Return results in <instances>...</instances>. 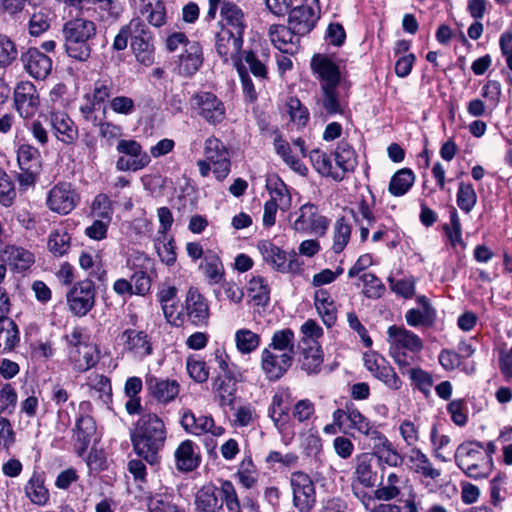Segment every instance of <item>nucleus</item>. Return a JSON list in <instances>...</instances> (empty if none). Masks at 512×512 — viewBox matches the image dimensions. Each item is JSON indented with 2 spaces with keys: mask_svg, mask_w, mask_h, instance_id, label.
<instances>
[{
  "mask_svg": "<svg viewBox=\"0 0 512 512\" xmlns=\"http://www.w3.org/2000/svg\"><path fill=\"white\" fill-rule=\"evenodd\" d=\"M294 338V332L289 328L277 330L273 333L271 342L267 347L277 352L288 353L291 357H294Z\"/></svg>",
  "mask_w": 512,
  "mask_h": 512,
  "instance_id": "46",
  "label": "nucleus"
},
{
  "mask_svg": "<svg viewBox=\"0 0 512 512\" xmlns=\"http://www.w3.org/2000/svg\"><path fill=\"white\" fill-rule=\"evenodd\" d=\"M52 22V15L46 9H41L32 14L28 23L29 34L35 37L42 35L46 32Z\"/></svg>",
  "mask_w": 512,
  "mask_h": 512,
  "instance_id": "58",
  "label": "nucleus"
},
{
  "mask_svg": "<svg viewBox=\"0 0 512 512\" xmlns=\"http://www.w3.org/2000/svg\"><path fill=\"white\" fill-rule=\"evenodd\" d=\"M336 165L342 170V173L351 172L357 166V155L353 147L345 140L338 143L334 152Z\"/></svg>",
  "mask_w": 512,
  "mask_h": 512,
  "instance_id": "43",
  "label": "nucleus"
},
{
  "mask_svg": "<svg viewBox=\"0 0 512 512\" xmlns=\"http://www.w3.org/2000/svg\"><path fill=\"white\" fill-rule=\"evenodd\" d=\"M91 405L87 401H83L79 404L80 414L75 422L73 429V439L75 440V448L79 456H82L90 442L91 438L96 432V425L93 418L87 413Z\"/></svg>",
  "mask_w": 512,
  "mask_h": 512,
  "instance_id": "14",
  "label": "nucleus"
},
{
  "mask_svg": "<svg viewBox=\"0 0 512 512\" xmlns=\"http://www.w3.org/2000/svg\"><path fill=\"white\" fill-rule=\"evenodd\" d=\"M131 47L137 60L149 66L154 62V45L147 25L140 18L131 19Z\"/></svg>",
  "mask_w": 512,
  "mask_h": 512,
  "instance_id": "8",
  "label": "nucleus"
},
{
  "mask_svg": "<svg viewBox=\"0 0 512 512\" xmlns=\"http://www.w3.org/2000/svg\"><path fill=\"white\" fill-rule=\"evenodd\" d=\"M154 246L160 260L167 266L176 262L174 239L169 235H158L154 240Z\"/></svg>",
  "mask_w": 512,
  "mask_h": 512,
  "instance_id": "52",
  "label": "nucleus"
},
{
  "mask_svg": "<svg viewBox=\"0 0 512 512\" xmlns=\"http://www.w3.org/2000/svg\"><path fill=\"white\" fill-rule=\"evenodd\" d=\"M1 259L18 272L27 270L35 261L34 255L30 251L13 245L4 248Z\"/></svg>",
  "mask_w": 512,
  "mask_h": 512,
  "instance_id": "28",
  "label": "nucleus"
},
{
  "mask_svg": "<svg viewBox=\"0 0 512 512\" xmlns=\"http://www.w3.org/2000/svg\"><path fill=\"white\" fill-rule=\"evenodd\" d=\"M134 452L150 465L159 462L167 431L163 420L155 413H145L136 422L130 435Z\"/></svg>",
  "mask_w": 512,
  "mask_h": 512,
  "instance_id": "1",
  "label": "nucleus"
},
{
  "mask_svg": "<svg viewBox=\"0 0 512 512\" xmlns=\"http://www.w3.org/2000/svg\"><path fill=\"white\" fill-rule=\"evenodd\" d=\"M268 35L274 47L282 53L294 54L298 51L300 36L296 35L290 27L271 25Z\"/></svg>",
  "mask_w": 512,
  "mask_h": 512,
  "instance_id": "24",
  "label": "nucleus"
},
{
  "mask_svg": "<svg viewBox=\"0 0 512 512\" xmlns=\"http://www.w3.org/2000/svg\"><path fill=\"white\" fill-rule=\"evenodd\" d=\"M354 478L367 488L376 484L377 471L373 468V455L363 453L356 457Z\"/></svg>",
  "mask_w": 512,
  "mask_h": 512,
  "instance_id": "31",
  "label": "nucleus"
},
{
  "mask_svg": "<svg viewBox=\"0 0 512 512\" xmlns=\"http://www.w3.org/2000/svg\"><path fill=\"white\" fill-rule=\"evenodd\" d=\"M26 497L37 506H44L49 501V491L39 474L34 473L24 486Z\"/></svg>",
  "mask_w": 512,
  "mask_h": 512,
  "instance_id": "39",
  "label": "nucleus"
},
{
  "mask_svg": "<svg viewBox=\"0 0 512 512\" xmlns=\"http://www.w3.org/2000/svg\"><path fill=\"white\" fill-rule=\"evenodd\" d=\"M457 467L469 478H487L493 470V460L480 442L461 443L454 454Z\"/></svg>",
  "mask_w": 512,
  "mask_h": 512,
  "instance_id": "4",
  "label": "nucleus"
},
{
  "mask_svg": "<svg viewBox=\"0 0 512 512\" xmlns=\"http://www.w3.org/2000/svg\"><path fill=\"white\" fill-rule=\"evenodd\" d=\"M434 308L410 309L405 314V320L411 327L431 326L435 320Z\"/></svg>",
  "mask_w": 512,
  "mask_h": 512,
  "instance_id": "59",
  "label": "nucleus"
},
{
  "mask_svg": "<svg viewBox=\"0 0 512 512\" xmlns=\"http://www.w3.org/2000/svg\"><path fill=\"white\" fill-rule=\"evenodd\" d=\"M217 494L219 500H223V504H226L229 511L240 509V502L235 487L231 481H221L220 487L217 488Z\"/></svg>",
  "mask_w": 512,
  "mask_h": 512,
  "instance_id": "62",
  "label": "nucleus"
},
{
  "mask_svg": "<svg viewBox=\"0 0 512 512\" xmlns=\"http://www.w3.org/2000/svg\"><path fill=\"white\" fill-rule=\"evenodd\" d=\"M117 92L113 79L109 76L99 78L94 82L92 97L96 104L104 103Z\"/></svg>",
  "mask_w": 512,
  "mask_h": 512,
  "instance_id": "57",
  "label": "nucleus"
},
{
  "mask_svg": "<svg viewBox=\"0 0 512 512\" xmlns=\"http://www.w3.org/2000/svg\"><path fill=\"white\" fill-rule=\"evenodd\" d=\"M221 17L226 23L225 27L232 29L233 32L244 35L246 28L243 11L234 3L224 1L220 10Z\"/></svg>",
  "mask_w": 512,
  "mask_h": 512,
  "instance_id": "36",
  "label": "nucleus"
},
{
  "mask_svg": "<svg viewBox=\"0 0 512 512\" xmlns=\"http://www.w3.org/2000/svg\"><path fill=\"white\" fill-rule=\"evenodd\" d=\"M293 359L294 357L288 353L277 352L266 347L261 352V369L268 380L276 381L287 373Z\"/></svg>",
  "mask_w": 512,
  "mask_h": 512,
  "instance_id": "15",
  "label": "nucleus"
},
{
  "mask_svg": "<svg viewBox=\"0 0 512 512\" xmlns=\"http://www.w3.org/2000/svg\"><path fill=\"white\" fill-rule=\"evenodd\" d=\"M124 352L134 359L142 360L153 353L151 338L144 331L126 329L121 334Z\"/></svg>",
  "mask_w": 512,
  "mask_h": 512,
  "instance_id": "17",
  "label": "nucleus"
},
{
  "mask_svg": "<svg viewBox=\"0 0 512 512\" xmlns=\"http://www.w3.org/2000/svg\"><path fill=\"white\" fill-rule=\"evenodd\" d=\"M71 247V235L65 228L55 229L48 236L47 248L55 257H62Z\"/></svg>",
  "mask_w": 512,
  "mask_h": 512,
  "instance_id": "44",
  "label": "nucleus"
},
{
  "mask_svg": "<svg viewBox=\"0 0 512 512\" xmlns=\"http://www.w3.org/2000/svg\"><path fill=\"white\" fill-rule=\"evenodd\" d=\"M26 71L35 79H45L51 72L52 60L37 48H29L22 55Z\"/></svg>",
  "mask_w": 512,
  "mask_h": 512,
  "instance_id": "25",
  "label": "nucleus"
},
{
  "mask_svg": "<svg viewBox=\"0 0 512 512\" xmlns=\"http://www.w3.org/2000/svg\"><path fill=\"white\" fill-rule=\"evenodd\" d=\"M20 342L19 329L11 318L0 319V352L14 350Z\"/></svg>",
  "mask_w": 512,
  "mask_h": 512,
  "instance_id": "38",
  "label": "nucleus"
},
{
  "mask_svg": "<svg viewBox=\"0 0 512 512\" xmlns=\"http://www.w3.org/2000/svg\"><path fill=\"white\" fill-rule=\"evenodd\" d=\"M234 338L237 350L243 355L254 352L261 342L260 335L247 328L237 330Z\"/></svg>",
  "mask_w": 512,
  "mask_h": 512,
  "instance_id": "50",
  "label": "nucleus"
},
{
  "mask_svg": "<svg viewBox=\"0 0 512 512\" xmlns=\"http://www.w3.org/2000/svg\"><path fill=\"white\" fill-rule=\"evenodd\" d=\"M69 310L78 317H83L95 305V286L90 280L76 283L67 293Z\"/></svg>",
  "mask_w": 512,
  "mask_h": 512,
  "instance_id": "11",
  "label": "nucleus"
},
{
  "mask_svg": "<svg viewBox=\"0 0 512 512\" xmlns=\"http://www.w3.org/2000/svg\"><path fill=\"white\" fill-rule=\"evenodd\" d=\"M243 45V35L233 32L232 29L222 26L215 36V48L224 61L238 56Z\"/></svg>",
  "mask_w": 512,
  "mask_h": 512,
  "instance_id": "22",
  "label": "nucleus"
},
{
  "mask_svg": "<svg viewBox=\"0 0 512 512\" xmlns=\"http://www.w3.org/2000/svg\"><path fill=\"white\" fill-rule=\"evenodd\" d=\"M184 323L189 322L196 327L206 326L210 317L209 304L206 298L195 287H190L183 304Z\"/></svg>",
  "mask_w": 512,
  "mask_h": 512,
  "instance_id": "12",
  "label": "nucleus"
},
{
  "mask_svg": "<svg viewBox=\"0 0 512 512\" xmlns=\"http://www.w3.org/2000/svg\"><path fill=\"white\" fill-rule=\"evenodd\" d=\"M318 105L328 115H342L346 108L344 100L339 95L338 86L321 87Z\"/></svg>",
  "mask_w": 512,
  "mask_h": 512,
  "instance_id": "32",
  "label": "nucleus"
},
{
  "mask_svg": "<svg viewBox=\"0 0 512 512\" xmlns=\"http://www.w3.org/2000/svg\"><path fill=\"white\" fill-rule=\"evenodd\" d=\"M351 236V226L344 217L338 218L333 228L332 250L335 253H341L347 246Z\"/></svg>",
  "mask_w": 512,
  "mask_h": 512,
  "instance_id": "53",
  "label": "nucleus"
},
{
  "mask_svg": "<svg viewBox=\"0 0 512 512\" xmlns=\"http://www.w3.org/2000/svg\"><path fill=\"white\" fill-rule=\"evenodd\" d=\"M18 395L14 386L3 383L0 386V414H12L17 406Z\"/></svg>",
  "mask_w": 512,
  "mask_h": 512,
  "instance_id": "60",
  "label": "nucleus"
},
{
  "mask_svg": "<svg viewBox=\"0 0 512 512\" xmlns=\"http://www.w3.org/2000/svg\"><path fill=\"white\" fill-rule=\"evenodd\" d=\"M375 457L377 458L382 479L385 477L388 468H399L404 463V456L395 448L393 443L384 450L379 451Z\"/></svg>",
  "mask_w": 512,
  "mask_h": 512,
  "instance_id": "41",
  "label": "nucleus"
},
{
  "mask_svg": "<svg viewBox=\"0 0 512 512\" xmlns=\"http://www.w3.org/2000/svg\"><path fill=\"white\" fill-rule=\"evenodd\" d=\"M405 482L404 476L396 472L389 471L382 479L380 485L375 490V498L381 501H390L401 494L402 484Z\"/></svg>",
  "mask_w": 512,
  "mask_h": 512,
  "instance_id": "30",
  "label": "nucleus"
},
{
  "mask_svg": "<svg viewBox=\"0 0 512 512\" xmlns=\"http://www.w3.org/2000/svg\"><path fill=\"white\" fill-rule=\"evenodd\" d=\"M406 457L408 460V467L412 472L432 480H436L441 476V470L435 468L428 456L419 448H416L415 446L411 447L407 452Z\"/></svg>",
  "mask_w": 512,
  "mask_h": 512,
  "instance_id": "27",
  "label": "nucleus"
},
{
  "mask_svg": "<svg viewBox=\"0 0 512 512\" xmlns=\"http://www.w3.org/2000/svg\"><path fill=\"white\" fill-rule=\"evenodd\" d=\"M186 370L190 378L197 383H205L210 375L206 362L196 355L187 357Z\"/></svg>",
  "mask_w": 512,
  "mask_h": 512,
  "instance_id": "54",
  "label": "nucleus"
},
{
  "mask_svg": "<svg viewBox=\"0 0 512 512\" xmlns=\"http://www.w3.org/2000/svg\"><path fill=\"white\" fill-rule=\"evenodd\" d=\"M257 247L263 257V260L275 271L291 274H299L302 271L303 263L295 254L287 255L285 251L280 249L271 241H260Z\"/></svg>",
  "mask_w": 512,
  "mask_h": 512,
  "instance_id": "5",
  "label": "nucleus"
},
{
  "mask_svg": "<svg viewBox=\"0 0 512 512\" xmlns=\"http://www.w3.org/2000/svg\"><path fill=\"white\" fill-rule=\"evenodd\" d=\"M92 5L99 12L102 19L118 18L122 13V6L118 0H80Z\"/></svg>",
  "mask_w": 512,
  "mask_h": 512,
  "instance_id": "55",
  "label": "nucleus"
},
{
  "mask_svg": "<svg viewBox=\"0 0 512 512\" xmlns=\"http://www.w3.org/2000/svg\"><path fill=\"white\" fill-rule=\"evenodd\" d=\"M176 467L180 471L190 472L199 466L200 458L195 452L191 440L183 441L175 451Z\"/></svg>",
  "mask_w": 512,
  "mask_h": 512,
  "instance_id": "33",
  "label": "nucleus"
},
{
  "mask_svg": "<svg viewBox=\"0 0 512 512\" xmlns=\"http://www.w3.org/2000/svg\"><path fill=\"white\" fill-rule=\"evenodd\" d=\"M318 17L311 6L301 5L294 7L289 13V27L296 35L303 36L315 26Z\"/></svg>",
  "mask_w": 512,
  "mask_h": 512,
  "instance_id": "26",
  "label": "nucleus"
},
{
  "mask_svg": "<svg viewBox=\"0 0 512 512\" xmlns=\"http://www.w3.org/2000/svg\"><path fill=\"white\" fill-rule=\"evenodd\" d=\"M295 215L296 218L292 223L295 231L323 233L329 224L326 217L318 214V208L314 204H304Z\"/></svg>",
  "mask_w": 512,
  "mask_h": 512,
  "instance_id": "18",
  "label": "nucleus"
},
{
  "mask_svg": "<svg viewBox=\"0 0 512 512\" xmlns=\"http://www.w3.org/2000/svg\"><path fill=\"white\" fill-rule=\"evenodd\" d=\"M267 188L271 195V199L269 201H274L275 204H278L279 208L283 211H286L291 207V195L286 184L280 178H270L267 182Z\"/></svg>",
  "mask_w": 512,
  "mask_h": 512,
  "instance_id": "45",
  "label": "nucleus"
},
{
  "mask_svg": "<svg viewBox=\"0 0 512 512\" xmlns=\"http://www.w3.org/2000/svg\"><path fill=\"white\" fill-rule=\"evenodd\" d=\"M202 63V47L199 42L192 41L178 56L175 70L182 77H191L200 69Z\"/></svg>",
  "mask_w": 512,
  "mask_h": 512,
  "instance_id": "20",
  "label": "nucleus"
},
{
  "mask_svg": "<svg viewBox=\"0 0 512 512\" xmlns=\"http://www.w3.org/2000/svg\"><path fill=\"white\" fill-rule=\"evenodd\" d=\"M142 3L141 12L147 14V21L155 26L161 27L166 22V10L162 0H140Z\"/></svg>",
  "mask_w": 512,
  "mask_h": 512,
  "instance_id": "48",
  "label": "nucleus"
},
{
  "mask_svg": "<svg viewBox=\"0 0 512 512\" xmlns=\"http://www.w3.org/2000/svg\"><path fill=\"white\" fill-rule=\"evenodd\" d=\"M91 214L96 218L111 221L113 216L112 201L106 194H98L91 204Z\"/></svg>",
  "mask_w": 512,
  "mask_h": 512,
  "instance_id": "63",
  "label": "nucleus"
},
{
  "mask_svg": "<svg viewBox=\"0 0 512 512\" xmlns=\"http://www.w3.org/2000/svg\"><path fill=\"white\" fill-rule=\"evenodd\" d=\"M181 425L186 432L198 436L206 433L220 436L224 433V428L216 426L212 417L206 415L197 416L190 410H186L183 413Z\"/></svg>",
  "mask_w": 512,
  "mask_h": 512,
  "instance_id": "21",
  "label": "nucleus"
},
{
  "mask_svg": "<svg viewBox=\"0 0 512 512\" xmlns=\"http://www.w3.org/2000/svg\"><path fill=\"white\" fill-rule=\"evenodd\" d=\"M69 357L73 367L78 372H85L93 367L97 361L96 348L92 345H82L77 349H70Z\"/></svg>",
  "mask_w": 512,
  "mask_h": 512,
  "instance_id": "34",
  "label": "nucleus"
},
{
  "mask_svg": "<svg viewBox=\"0 0 512 512\" xmlns=\"http://www.w3.org/2000/svg\"><path fill=\"white\" fill-rule=\"evenodd\" d=\"M248 296L256 306H266L270 301V287L262 276H253L247 286Z\"/></svg>",
  "mask_w": 512,
  "mask_h": 512,
  "instance_id": "40",
  "label": "nucleus"
},
{
  "mask_svg": "<svg viewBox=\"0 0 512 512\" xmlns=\"http://www.w3.org/2000/svg\"><path fill=\"white\" fill-rule=\"evenodd\" d=\"M67 55L78 61H86L91 55V41L97 35L96 24L89 19L77 17L67 21L62 28Z\"/></svg>",
  "mask_w": 512,
  "mask_h": 512,
  "instance_id": "2",
  "label": "nucleus"
},
{
  "mask_svg": "<svg viewBox=\"0 0 512 512\" xmlns=\"http://www.w3.org/2000/svg\"><path fill=\"white\" fill-rule=\"evenodd\" d=\"M50 123L60 141L70 144L77 139V128L66 113L60 111L52 112L50 114Z\"/></svg>",
  "mask_w": 512,
  "mask_h": 512,
  "instance_id": "29",
  "label": "nucleus"
},
{
  "mask_svg": "<svg viewBox=\"0 0 512 512\" xmlns=\"http://www.w3.org/2000/svg\"><path fill=\"white\" fill-rule=\"evenodd\" d=\"M238 381L226 380L222 377H216L213 382V388L220 398L221 405H231L235 399Z\"/></svg>",
  "mask_w": 512,
  "mask_h": 512,
  "instance_id": "56",
  "label": "nucleus"
},
{
  "mask_svg": "<svg viewBox=\"0 0 512 512\" xmlns=\"http://www.w3.org/2000/svg\"><path fill=\"white\" fill-rule=\"evenodd\" d=\"M301 369L307 374H317L323 364V351L319 343L303 346L301 353Z\"/></svg>",
  "mask_w": 512,
  "mask_h": 512,
  "instance_id": "35",
  "label": "nucleus"
},
{
  "mask_svg": "<svg viewBox=\"0 0 512 512\" xmlns=\"http://www.w3.org/2000/svg\"><path fill=\"white\" fill-rule=\"evenodd\" d=\"M293 494V505L300 512L311 511L316 504L315 485L309 475L303 472H294L290 477Z\"/></svg>",
  "mask_w": 512,
  "mask_h": 512,
  "instance_id": "9",
  "label": "nucleus"
},
{
  "mask_svg": "<svg viewBox=\"0 0 512 512\" xmlns=\"http://www.w3.org/2000/svg\"><path fill=\"white\" fill-rule=\"evenodd\" d=\"M274 149L276 153L283 159V161L295 172L300 175H306L308 169L301 162V160L291 155V148L288 142H286L282 136L277 135L274 138Z\"/></svg>",
  "mask_w": 512,
  "mask_h": 512,
  "instance_id": "42",
  "label": "nucleus"
},
{
  "mask_svg": "<svg viewBox=\"0 0 512 512\" xmlns=\"http://www.w3.org/2000/svg\"><path fill=\"white\" fill-rule=\"evenodd\" d=\"M202 269L205 276L213 283H218L224 273L223 264L220 258L216 255H206Z\"/></svg>",
  "mask_w": 512,
  "mask_h": 512,
  "instance_id": "64",
  "label": "nucleus"
},
{
  "mask_svg": "<svg viewBox=\"0 0 512 512\" xmlns=\"http://www.w3.org/2000/svg\"><path fill=\"white\" fill-rule=\"evenodd\" d=\"M195 504L201 512H217L222 508L223 500H219L217 487L206 485L197 492Z\"/></svg>",
  "mask_w": 512,
  "mask_h": 512,
  "instance_id": "37",
  "label": "nucleus"
},
{
  "mask_svg": "<svg viewBox=\"0 0 512 512\" xmlns=\"http://www.w3.org/2000/svg\"><path fill=\"white\" fill-rule=\"evenodd\" d=\"M414 180V173L410 169H400L392 176L388 190L394 196H402L408 192Z\"/></svg>",
  "mask_w": 512,
  "mask_h": 512,
  "instance_id": "49",
  "label": "nucleus"
},
{
  "mask_svg": "<svg viewBox=\"0 0 512 512\" xmlns=\"http://www.w3.org/2000/svg\"><path fill=\"white\" fill-rule=\"evenodd\" d=\"M332 418L339 430L351 429L363 436H366L375 425L351 401L345 402L342 408L336 409L332 414Z\"/></svg>",
  "mask_w": 512,
  "mask_h": 512,
  "instance_id": "10",
  "label": "nucleus"
},
{
  "mask_svg": "<svg viewBox=\"0 0 512 512\" xmlns=\"http://www.w3.org/2000/svg\"><path fill=\"white\" fill-rule=\"evenodd\" d=\"M15 107L22 118H32L38 111L40 100L32 82L22 81L14 90Z\"/></svg>",
  "mask_w": 512,
  "mask_h": 512,
  "instance_id": "16",
  "label": "nucleus"
},
{
  "mask_svg": "<svg viewBox=\"0 0 512 512\" xmlns=\"http://www.w3.org/2000/svg\"><path fill=\"white\" fill-rule=\"evenodd\" d=\"M20 170H41L39 151L31 145L22 144L17 152Z\"/></svg>",
  "mask_w": 512,
  "mask_h": 512,
  "instance_id": "51",
  "label": "nucleus"
},
{
  "mask_svg": "<svg viewBox=\"0 0 512 512\" xmlns=\"http://www.w3.org/2000/svg\"><path fill=\"white\" fill-rule=\"evenodd\" d=\"M310 161L318 173L323 176H330L336 181H341L344 176L337 171H333L330 157L319 149H314L309 153Z\"/></svg>",
  "mask_w": 512,
  "mask_h": 512,
  "instance_id": "47",
  "label": "nucleus"
},
{
  "mask_svg": "<svg viewBox=\"0 0 512 512\" xmlns=\"http://www.w3.org/2000/svg\"><path fill=\"white\" fill-rule=\"evenodd\" d=\"M389 355L397 364L402 374L418 359L423 349L422 339L404 327L392 325L387 329Z\"/></svg>",
  "mask_w": 512,
  "mask_h": 512,
  "instance_id": "3",
  "label": "nucleus"
},
{
  "mask_svg": "<svg viewBox=\"0 0 512 512\" xmlns=\"http://www.w3.org/2000/svg\"><path fill=\"white\" fill-rule=\"evenodd\" d=\"M145 383L153 398L162 404L172 402L180 391V385L174 379H162L154 375H147Z\"/></svg>",
  "mask_w": 512,
  "mask_h": 512,
  "instance_id": "23",
  "label": "nucleus"
},
{
  "mask_svg": "<svg viewBox=\"0 0 512 512\" xmlns=\"http://www.w3.org/2000/svg\"><path fill=\"white\" fill-rule=\"evenodd\" d=\"M80 196L70 183L60 182L47 193L46 206L59 215H68L78 205Z\"/></svg>",
  "mask_w": 512,
  "mask_h": 512,
  "instance_id": "7",
  "label": "nucleus"
},
{
  "mask_svg": "<svg viewBox=\"0 0 512 512\" xmlns=\"http://www.w3.org/2000/svg\"><path fill=\"white\" fill-rule=\"evenodd\" d=\"M360 280L364 284L363 293L367 298L378 299L386 290L382 281L373 273L362 274Z\"/></svg>",
  "mask_w": 512,
  "mask_h": 512,
  "instance_id": "61",
  "label": "nucleus"
},
{
  "mask_svg": "<svg viewBox=\"0 0 512 512\" xmlns=\"http://www.w3.org/2000/svg\"><path fill=\"white\" fill-rule=\"evenodd\" d=\"M190 104L197 115L210 125H218L225 119L226 109L223 102L211 92L195 93L190 99Z\"/></svg>",
  "mask_w": 512,
  "mask_h": 512,
  "instance_id": "6",
  "label": "nucleus"
},
{
  "mask_svg": "<svg viewBox=\"0 0 512 512\" xmlns=\"http://www.w3.org/2000/svg\"><path fill=\"white\" fill-rule=\"evenodd\" d=\"M121 154L130 158L119 157L116 161V168L119 171H137L143 169L150 163V156L142 150L141 145L135 140H120L116 147Z\"/></svg>",
  "mask_w": 512,
  "mask_h": 512,
  "instance_id": "13",
  "label": "nucleus"
},
{
  "mask_svg": "<svg viewBox=\"0 0 512 512\" xmlns=\"http://www.w3.org/2000/svg\"><path fill=\"white\" fill-rule=\"evenodd\" d=\"M311 69L320 82V88L339 86L341 80L339 67L328 56L314 55L311 59Z\"/></svg>",
  "mask_w": 512,
  "mask_h": 512,
  "instance_id": "19",
  "label": "nucleus"
}]
</instances>
